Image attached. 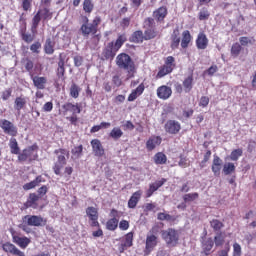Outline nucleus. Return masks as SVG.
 Instances as JSON below:
<instances>
[{"label":"nucleus","instance_id":"nucleus-1","mask_svg":"<svg viewBox=\"0 0 256 256\" xmlns=\"http://www.w3.org/2000/svg\"><path fill=\"white\" fill-rule=\"evenodd\" d=\"M116 65L119 69H123L127 73V79H133L135 77L136 68L135 62L126 53H121L116 57Z\"/></svg>","mask_w":256,"mask_h":256},{"label":"nucleus","instance_id":"nucleus-2","mask_svg":"<svg viewBox=\"0 0 256 256\" xmlns=\"http://www.w3.org/2000/svg\"><path fill=\"white\" fill-rule=\"evenodd\" d=\"M161 231V228L159 226H153L152 230L149 234L146 236V242H145V248H144V255L148 256L153 253L155 250V247L159 245V236L157 233Z\"/></svg>","mask_w":256,"mask_h":256},{"label":"nucleus","instance_id":"nucleus-3","mask_svg":"<svg viewBox=\"0 0 256 256\" xmlns=\"http://www.w3.org/2000/svg\"><path fill=\"white\" fill-rule=\"evenodd\" d=\"M57 160L54 164L53 170L55 175H61V170L67 165V159H69V151L67 149H57L54 151Z\"/></svg>","mask_w":256,"mask_h":256},{"label":"nucleus","instance_id":"nucleus-4","mask_svg":"<svg viewBox=\"0 0 256 256\" xmlns=\"http://www.w3.org/2000/svg\"><path fill=\"white\" fill-rule=\"evenodd\" d=\"M162 239L166 244L175 247L179 243V232L173 228L162 231Z\"/></svg>","mask_w":256,"mask_h":256},{"label":"nucleus","instance_id":"nucleus-5","mask_svg":"<svg viewBox=\"0 0 256 256\" xmlns=\"http://www.w3.org/2000/svg\"><path fill=\"white\" fill-rule=\"evenodd\" d=\"M11 235H12L13 243H15V245H18V247H20V249H27V247H29V245L31 244L30 238H28L26 236L21 237L15 231H12Z\"/></svg>","mask_w":256,"mask_h":256},{"label":"nucleus","instance_id":"nucleus-6","mask_svg":"<svg viewBox=\"0 0 256 256\" xmlns=\"http://www.w3.org/2000/svg\"><path fill=\"white\" fill-rule=\"evenodd\" d=\"M0 127H1V129H3L4 133H6V135H10L11 137H16L17 126L15 124H13L11 121L5 120V119L1 120Z\"/></svg>","mask_w":256,"mask_h":256},{"label":"nucleus","instance_id":"nucleus-7","mask_svg":"<svg viewBox=\"0 0 256 256\" xmlns=\"http://www.w3.org/2000/svg\"><path fill=\"white\" fill-rule=\"evenodd\" d=\"M173 63H175V58L173 56H168L165 64L159 70L157 77H165V75H169L173 71Z\"/></svg>","mask_w":256,"mask_h":256},{"label":"nucleus","instance_id":"nucleus-8","mask_svg":"<svg viewBox=\"0 0 256 256\" xmlns=\"http://www.w3.org/2000/svg\"><path fill=\"white\" fill-rule=\"evenodd\" d=\"M129 247H133V232H129L125 235V238L118 245V251L119 253H125Z\"/></svg>","mask_w":256,"mask_h":256},{"label":"nucleus","instance_id":"nucleus-9","mask_svg":"<svg viewBox=\"0 0 256 256\" xmlns=\"http://www.w3.org/2000/svg\"><path fill=\"white\" fill-rule=\"evenodd\" d=\"M166 133L170 135H177L181 131V124L175 120H168L164 126Z\"/></svg>","mask_w":256,"mask_h":256},{"label":"nucleus","instance_id":"nucleus-10","mask_svg":"<svg viewBox=\"0 0 256 256\" xmlns=\"http://www.w3.org/2000/svg\"><path fill=\"white\" fill-rule=\"evenodd\" d=\"M35 151H37V145L29 146L18 155V160L27 161L28 159H33V154Z\"/></svg>","mask_w":256,"mask_h":256},{"label":"nucleus","instance_id":"nucleus-11","mask_svg":"<svg viewBox=\"0 0 256 256\" xmlns=\"http://www.w3.org/2000/svg\"><path fill=\"white\" fill-rule=\"evenodd\" d=\"M91 145L95 157H103L105 155V148H103V144H101L99 139L92 140Z\"/></svg>","mask_w":256,"mask_h":256},{"label":"nucleus","instance_id":"nucleus-12","mask_svg":"<svg viewBox=\"0 0 256 256\" xmlns=\"http://www.w3.org/2000/svg\"><path fill=\"white\" fill-rule=\"evenodd\" d=\"M165 183H167V179L162 178L161 180H157L154 183L150 184L149 189L146 192V196L151 197V195H153V193H155V191L160 189V187H163V185H165Z\"/></svg>","mask_w":256,"mask_h":256},{"label":"nucleus","instance_id":"nucleus-13","mask_svg":"<svg viewBox=\"0 0 256 256\" xmlns=\"http://www.w3.org/2000/svg\"><path fill=\"white\" fill-rule=\"evenodd\" d=\"M209 45V39H207V35L205 33L201 32L198 34V37L196 39V47L200 50L207 49Z\"/></svg>","mask_w":256,"mask_h":256},{"label":"nucleus","instance_id":"nucleus-14","mask_svg":"<svg viewBox=\"0 0 256 256\" xmlns=\"http://www.w3.org/2000/svg\"><path fill=\"white\" fill-rule=\"evenodd\" d=\"M86 215L89 217V220L92 221L93 225H99V212L97 208L90 206L86 209Z\"/></svg>","mask_w":256,"mask_h":256},{"label":"nucleus","instance_id":"nucleus-15","mask_svg":"<svg viewBox=\"0 0 256 256\" xmlns=\"http://www.w3.org/2000/svg\"><path fill=\"white\" fill-rule=\"evenodd\" d=\"M161 141H163V139L160 136H151L146 142V149L148 151H153L155 147L161 145Z\"/></svg>","mask_w":256,"mask_h":256},{"label":"nucleus","instance_id":"nucleus-16","mask_svg":"<svg viewBox=\"0 0 256 256\" xmlns=\"http://www.w3.org/2000/svg\"><path fill=\"white\" fill-rule=\"evenodd\" d=\"M172 93H173V91L171 90V87H169V86H160L157 89V95H158L159 99H163V100L169 99V97H171Z\"/></svg>","mask_w":256,"mask_h":256},{"label":"nucleus","instance_id":"nucleus-17","mask_svg":"<svg viewBox=\"0 0 256 256\" xmlns=\"http://www.w3.org/2000/svg\"><path fill=\"white\" fill-rule=\"evenodd\" d=\"M45 183V180L43 179V176H37L35 180L24 184L23 189L25 191H29L31 189H35V187H39V184Z\"/></svg>","mask_w":256,"mask_h":256},{"label":"nucleus","instance_id":"nucleus-18","mask_svg":"<svg viewBox=\"0 0 256 256\" xmlns=\"http://www.w3.org/2000/svg\"><path fill=\"white\" fill-rule=\"evenodd\" d=\"M80 31L83 37H89V35L97 34V30L93 27L92 24H82Z\"/></svg>","mask_w":256,"mask_h":256},{"label":"nucleus","instance_id":"nucleus-19","mask_svg":"<svg viewBox=\"0 0 256 256\" xmlns=\"http://www.w3.org/2000/svg\"><path fill=\"white\" fill-rule=\"evenodd\" d=\"M171 48L177 49L179 47V44L181 43V36L179 33V28H176L173 30V33L171 35Z\"/></svg>","mask_w":256,"mask_h":256},{"label":"nucleus","instance_id":"nucleus-20","mask_svg":"<svg viewBox=\"0 0 256 256\" xmlns=\"http://www.w3.org/2000/svg\"><path fill=\"white\" fill-rule=\"evenodd\" d=\"M57 77L61 81L65 79V59L63 57H59L58 68H57Z\"/></svg>","mask_w":256,"mask_h":256},{"label":"nucleus","instance_id":"nucleus-21","mask_svg":"<svg viewBox=\"0 0 256 256\" xmlns=\"http://www.w3.org/2000/svg\"><path fill=\"white\" fill-rule=\"evenodd\" d=\"M23 223H27V225H41V223H43V218L27 215L23 218Z\"/></svg>","mask_w":256,"mask_h":256},{"label":"nucleus","instance_id":"nucleus-22","mask_svg":"<svg viewBox=\"0 0 256 256\" xmlns=\"http://www.w3.org/2000/svg\"><path fill=\"white\" fill-rule=\"evenodd\" d=\"M32 81H33L34 87H36V89L43 90V89H45V85H47L46 77L34 76V77H32Z\"/></svg>","mask_w":256,"mask_h":256},{"label":"nucleus","instance_id":"nucleus-23","mask_svg":"<svg viewBox=\"0 0 256 256\" xmlns=\"http://www.w3.org/2000/svg\"><path fill=\"white\" fill-rule=\"evenodd\" d=\"M153 17L157 21H163L167 17V7H160L153 12Z\"/></svg>","mask_w":256,"mask_h":256},{"label":"nucleus","instance_id":"nucleus-24","mask_svg":"<svg viewBox=\"0 0 256 256\" xmlns=\"http://www.w3.org/2000/svg\"><path fill=\"white\" fill-rule=\"evenodd\" d=\"M62 109H64L65 113L70 111L71 113H73V115H75L77 113H81V108H79V106L77 104L74 105L72 103H66V104L62 105Z\"/></svg>","mask_w":256,"mask_h":256},{"label":"nucleus","instance_id":"nucleus-25","mask_svg":"<svg viewBox=\"0 0 256 256\" xmlns=\"http://www.w3.org/2000/svg\"><path fill=\"white\" fill-rule=\"evenodd\" d=\"M139 199H141V192L137 191L129 199L128 207H130V209H135V207H137V203H139Z\"/></svg>","mask_w":256,"mask_h":256},{"label":"nucleus","instance_id":"nucleus-26","mask_svg":"<svg viewBox=\"0 0 256 256\" xmlns=\"http://www.w3.org/2000/svg\"><path fill=\"white\" fill-rule=\"evenodd\" d=\"M2 249L3 251H5V253H10V255H15L17 253V251L19 250V248H17V246H15V244H12L10 242H6L2 245Z\"/></svg>","mask_w":256,"mask_h":256},{"label":"nucleus","instance_id":"nucleus-27","mask_svg":"<svg viewBox=\"0 0 256 256\" xmlns=\"http://www.w3.org/2000/svg\"><path fill=\"white\" fill-rule=\"evenodd\" d=\"M189 43H191V33L189 32V30H186L182 33V49H187L189 47Z\"/></svg>","mask_w":256,"mask_h":256},{"label":"nucleus","instance_id":"nucleus-28","mask_svg":"<svg viewBox=\"0 0 256 256\" xmlns=\"http://www.w3.org/2000/svg\"><path fill=\"white\" fill-rule=\"evenodd\" d=\"M143 39H145V36L141 30L135 31L130 37L131 43H143Z\"/></svg>","mask_w":256,"mask_h":256},{"label":"nucleus","instance_id":"nucleus-29","mask_svg":"<svg viewBox=\"0 0 256 256\" xmlns=\"http://www.w3.org/2000/svg\"><path fill=\"white\" fill-rule=\"evenodd\" d=\"M107 225H119V212L117 210H111L110 219L108 220Z\"/></svg>","mask_w":256,"mask_h":256},{"label":"nucleus","instance_id":"nucleus-30","mask_svg":"<svg viewBox=\"0 0 256 256\" xmlns=\"http://www.w3.org/2000/svg\"><path fill=\"white\" fill-rule=\"evenodd\" d=\"M213 245H215V242L211 238H208L207 240H205L203 242L202 248H203L205 255H210L211 249H213Z\"/></svg>","mask_w":256,"mask_h":256},{"label":"nucleus","instance_id":"nucleus-31","mask_svg":"<svg viewBox=\"0 0 256 256\" xmlns=\"http://www.w3.org/2000/svg\"><path fill=\"white\" fill-rule=\"evenodd\" d=\"M39 23H41V11H38L32 19V33H37V27H39Z\"/></svg>","mask_w":256,"mask_h":256},{"label":"nucleus","instance_id":"nucleus-32","mask_svg":"<svg viewBox=\"0 0 256 256\" xmlns=\"http://www.w3.org/2000/svg\"><path fill=\"white\" fill-rule=\"evenodd\" d=\"M145 91V85L140 84L128 97V101H135L138 95H141Z\"/></svg>","mask_w":256,"mask_h":256},{"label":"nucleus","instance_id":"nucleus-33","mask_svg":"<svg viewBox=\"0 0 256 256\" xmlns=\"http://www.w3.org/2000/svg\"><path fill=\"white\" fill-rule=\"evenodd\" d=\"M73 161H77V159H81L83 155V145L76 146L71 150Z\"/></svg>","mask_w":256,"mask_h":256},{"label":"nucleus","instance_id":"nucleus-34","mask_svg":"<svg viewBox=\"0 0 256 256\" xmlns=\"http://www.w3.org/2000/svg\"><path fill=\"white\" fill-rule=\"evenodd\" d=\"M9 147H10V151H11L12 155H20L19 151H21V149L19 148L17 139L11 138L10 142H9Z\"/></svg>","mask_w":256,"mask_h":256},{"label":"nucleus","instance_id":"nucleus-35","mask_svg":"<svg viewBox=\"0 0 256 256\" xmlns=\"http://www.w3.org/2000/svg\"><path fill=\"white\" fill-rule=\"evenodd\" d=\"M37 201H39V196L35 193H31L26 202L27 207H32L35 209L37 207Z\"/></svg>","mask_w":256,"mask_h":256},{"label":"nucleus","instance_id":"nucleus-36","mask_svg":"<svg viewBox=\"0 0 256 256\" xmlns=\"http://www.w3.org/2000/svg\"><path fill=\"white\" fill-rule=\"evenodd\" d=\"M27 105V99L23 97H17L14 101V109L16 111H21Z\"/></svg>","mask_w":256,"mask_h":256},{"label":"nucleus","instance_id":"nucleus-37","mask_svg":"<svg viewBox=\"0 0 256 256\" xmlns=\"http://www.w3.org/2000/svg\"><path fill=\"white\" fill-rule=\"evenodd\" d=\"M109 137L114 139V141H118V139H121L123 137V130L119 127H115L111 130Z\"/></svg>","mask_w":256,"mask_h":256},{"label":"nucleus","instance_id":"nucleus-38","mask_svg":"<svg viewBox=\"0 0 256 256\" xmlns=\"http://www.w3.org/2000/svg\"><path fill=\"white\" fill-rule=\"evenodd\" d=\"M156 165H165L167 163V156L163 152H158L154 156Z\"/></svg>","mask_w":256,"mask_h":256},{"label":"nucleus","instance_id":"nucleus-39","mask_svg":"<svg viewBox=\"0 0 256 256\" xmlns=\"http://www.w3.org/2000/svg\"><path fill=\"white\" fill-rule=\"evenodd\" d=\"M103 57L105 59H113L115 57V51L113 50V43L108 45L103 51Z\"/></svg>","mask_w":256,"mask_h":256},{"label":"nucleus","instance_id":"nucleus-40","mask_svg":"<svg viewBox=\"0 0 256 256\" xmlns=\"http://www.w3.org/2000/svg\"><path fill=\"white\" fill-rule=\"evenodd\" d=\"M79 93H81V88L77 84L72 83L70 87V97L77 99L79 97Z\"/></svg>","mask_w":256,"mask_h":256},{"label":"nucleus","instance_id":"nucleus-41","mask_svg":"<svg viewBox=\"0 0 256 256\" xmlns=\"http://www.w3.org/2000/svg\"><path fill=\"white\" fill-rule=\"evenodd\" d=\"M44 51L47 55H53V53H55V49H53V42L50 40V38L46 40Z\"/></svg>","mask_w":256,"mask_h":256},{"label":"nucleus","instance_id":"nucleus-42","mask_svg":"<svg viewBox=\"0 0 256 256\" xmlns=\"http://www.w3.org/2000/svg\"><path fill=\"white\" fill-rule=\"evenodd\" d=\"M183 86L186 93H189L193 89V77L189 76L183 81Z\"/></svg>","mask_w":256,"mask_h":256},{"label":"nucleus","instance_id":"nucleus-43","mask_svg":"<svg viewBox=\"0 0 256 256\" xmlns=\"http://www.w3.org/2000/svg\"><path fill=\"white\" fill-rule=\"evenodd\" d=\"M95 5L93 4V1L91 0H84L83 2V10L85 13H91L94 9Z\"/></svg>","mask_w":256,"mask_h":256},{"label":"nucleus","instance_id":"nucleus-44","mask_svg":"<svg viewBox=\"0 0 256 256\" xmlns=\"http://www.w3.org/2000/svg\"><path fill=\"white\" fill-rule=\"evenodd\" d=\"M234 171H235V164L231 162L224 164L223 173L225 175H231V173H234Z\"/></svg>","mask_w":256,"mask_h":256},{"label":"nucleus","instance_id":"nucleus-45","mask_svg":"<svg viewBox=\"0 0 256 256\" xmlns=\"http://www.w3.org/2000/svg\"><path fill=\"white\" fill-rule=\"evenodd\" d=\"M214 243L216 247H221L225 243V235L223 233H219L214 237Z\"/></svg>","mask_w":256,"mask_h":256},{"label":"nucleus","instance_id":"nucleus-46","mask_svg":"<svg viewBox=\"0 0 256 256\" xmlns=\"http://www.w3.org/2000/svg\"><path fill=\"white\" fill-rule=\"evenodd\" d=\"M183 199L185 203H190L191 201H195V199H199V193L194 192V193L185 194L183 196Z\"/></svg>","mask_w":256,"mask_h":256},{"label":"nucleus","instance_id":"nucleus-47","mask_svg":"<svg viewBox=\"0 0 256 256\" xmlns=\"http://www.w3.org/2000/svg\"><path fill=\"white\" fill-rule=\"evenodd\" d=\"M157 37V31L153 29H148L144 32V39L145 41H149L151 39H155Z\"/></svg>","mask_w":256,"mask_h":256},{"label":"nucleus","instance_id":"nucleus-48","mask_svg":"<svg viewBox=\"0 0 256 256\" xmlns=\"http://www.w3.org/2000/svg\"><path fill=\"white\" fill-rule=\"evenodd\" d=\"M243 155L242 149L233 150L230 154L231 161H237Z\"/></svg>","mask_w":256,"mask_h":256},{"label":"nucleus","instance_id":"nucleus-49","mask_svg":"<svg viewBox=\"0 0 256 256\" xmlns=\"http://www.w3.org/2000/svg\"><path fill=\"white\" fill-rule=\"evenodd\" d=\"M125 41H127V37L125 35H120L115 42V49H121Z\"/></svg>","mask_w":256,"mask_h":256},{"label":"nucleus","instance_id":"nucleus-50","mask_svg":"<svg viewBox=\"0 0 256 256\" xmlns=\"http://www.w3.org/2000/svg\"><path fill=\"white\" fill-rule=\"evenodd\" d=\"M239 53H241V44H233L231 48V54L234 55V57H238Z\"/></svg>","mask_w":256,"mask_h":256},{"label":"nucleus","instance_id":"nucleus-51","mask_svg":"<svg viewBox=\"0 0 256 256\" xmlns=\"http://www.w3.org/2000/svg\"><path fill=\"white\" fill-rule=\"evenodd\" d=\"M242 251H241V245L237 242L233 244V255L232 256H241Z\"/></svg>","mask_w":256,"mask_h":256},{"label":"nucleus","instance_id":"nucleus-52","mask_svg":"<svg viewBox=\"0 0 256 256\" xmlns=\"http://www.w3.org/2000/svg\"><path fill=\"white\" fill-rule=\"evenodd\" d=\"M209 15V10L203 8L199 13L200 21H206V19H209Z\"/></svg>","mask_w":256,"mask_h":256},{"label":"nucleus","instance_id":"nucleus-53","mask_svg":"<svg viewBox=\"0 0 256 256\" xmlns=\"http://www.w3.org/2000/svg\"><path fill=\"white\" fill-rule=\"evenodd\" d=\"M22 39L25 41V43H32V41L35 39V36L33 34L22 33Z\"/></svg>","mask_w":256,"mask_h":256},{"label":"nucleus","instance_id":"nucleus-54","mask_svg":"<svg viewBox=\"0 0 256 256\" xmlns=\"http://www.w3.org/2000/svg\"><path fill=\"white\" fill-rule=\"evenodd\" d=\"M11 93H13V90L11 88L4 90L1 96L3 101H8V99L11 97Z\"/></svg>","mask_w":256,"mask_h":256},{"label":"nucleus","instance_id":"nucleus-55","mask_svg":"<svg viewBox=\"0 0 256 256\" xmlns=\"http://www.w3.org/2000/svg\"><path fill=\"white\" fill-rule=\"evenodd\" d=\"M40 48L41 42H35L30 46V51H32V53H39Z\"/></svg>","mask_w":256,"mask_h":256},{"label":"nucleus","instance_id":"nucleus-56","mask_svg":"<svg viewBox=\"0 0 256 256\" xmlns=\"http://www.w3.org/2000/svg\"><path fill=\"white\" fill-rule=\"evenodd\" d=\"M25 61H26V63H25L24 67H25L26 71L31 73V71H33L34 64L29 58H26Z\"/></svg>","mask_w":256,"mask_h":256},{"label":"nucleus","instance_id":"nucleus-57","mask_svg":"<svg viewBox=\"0 0 256 256\" xmlns=\"http://www.w3.org/2000/svg\"><path fill=\"white\" fill-rule=\"evenodd\" d=\"M112 83L115 85V87H121L123 81H121V78L118 75L113 76Z\"/></svg>","mask_w":256,"mask_h":256},{"label":"nucleus","instance_id":"nucleus-58","mask_svg":"<svg viewBox=\"0 0 256 256\" xmlns=\"http://www.w3.org/2000/svg\"><path fill=\"white\" fill-rule=\"evenodd\" d=\"M43 111L46 113L53 111V102H46L43 106Z\"/></svg>","mask_w":256,"mask_h":256},{"label":"nucleus","instance_id":"nucleus-59","mask_svg":"<svg viewBox=\"0 0 256 256\" xmlns=\"http://www.w3.org/2000/svg\"><path fill=\"white\" fill-rule=\"evenodd\" d=\"M74 65L75 67H81V65H83V57L74 56Z\"/></svg>","mask_w":256,"mask_h":256},{"label":"nucleus","instance_id":"nucleus-60","mask_svg":"<svg viewBox=\"0 0 256 256\" xmlns=\"http://www.w3.org/2000/svg\"><path fill=\"white\" fill-rule=\"evenodd\" d=\"M199 105L200 107H207V105H209V97L202 96Z\"/></svg>","mask_w":256,"mask_h":256},{"label":"nucleus","instance_id":"nucleus-61","mask_svg":"<svg viewBox=\"0 0 256 256\" xmlns=\"http://www.w3.org/2000/svg\"><path fill=\"white\" fill-rule=\"evenodd\" d=\"M158 219H159L160 221H170L171 215L165 214V213H159V214H158Z\"/></svg>","mask_w":256,"mask_h":256},{"label":"nucleus","instance_id":"nucleus-62","mask_svg":"<svg viewBox=\"0 0 256 256\" xmlns=\"http://www.w3.org/2000/svg\"><path fill=\"white\" fill-rule=\"evenodd\" d=\"M22 7L24 11L31 9V0H22Z\"/></svg>","mask_w":256,"mask_h":256},{"label":"nucleus","instance_id":"nucleus-63","mask_svg":"<svg viewBox=\"0 0 256 256\" xmlns=\"http://www.w3.org/2000/svg\"><path fill=\"white\" fill-rule=\"evenodd\" d=\"M212 171L216 177H219V175L221 174V166L212 164Z\"/></svg>","mask_w":256,"mask_h":256},{"label":"nucleus","instance_id":"nucleus-64","mask_svg":"<svg viewBox=\"0 0 256 256\" xmlns=\"http://www.w3.org/2000/svg\"><path fill=\"white\" fill-rule=\"evenodd\" d=\"M239 41L241 45L244 47L249 45V43H251V39H249L248 37H240Z\"/></svg>","mask_w":256,"mask_h":256}]
</instances>
